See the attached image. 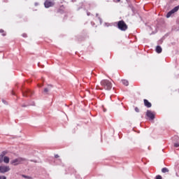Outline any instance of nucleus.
I'll return each instance as SVG.
<instances>
[{"label":"nucleus","mask_w":179,"mask_h":179,"mask_svg":"<svg viewBox=\"0 0 179 179\" xmlns=\"http://www.w3.org/2000/svg\"><path fill=\"white\" fill-rule=\"evenodd\" d=\"M101 86H102L103 89H105V90H111L113 88V83L108 80H102L101 81Z\"/></svg>","instance_id":"f257e3e1"},{"label":"nucleus","mask_w":179,"mask_h":179,"mask_svg":"<svg viewBox=\"0 0 179 179\" xmlns=\"http://www.w3.org/2000/svg\"><path fill=\"white\" fill-rule=\"evenodd\" d=\"M117 27L122 31H125L128 29V25L124 20H120L117 22Z\"/></svg>","instance_id":"f03ea898"},{"label":"nucleus","mask_w":179,"mask_h":179,"mask_svg":"<svg viewBox=\"0 0 179 179\" xmlns=\"http://www.w3.org/2000/svg\"><path fill=\"white\" fill-rule=\"evenodd\" d=\"M25 161L26 159L24 158L18 157L15 159H13L10 162V164H12L13 166H19V164H22V163H23V162Z\"/></svg>","instance_id":"7ed1b4c3"},{"label":"nucleus","mask_w":179,"mask_h":179,"mask_svg":"<svg viewBox=\"0 0 179 179\" xmlns=\"http://www.w3.org/2000/svg\"><path fill=\"white\" fill-rule=\"evenodd\" d=\"M178 9H179V6H176L174 8H173L171 11H169L167 14H166V17H171V15H173V13H176V12H178Z\"/></svg>","instance_id":"20e7f679"},{"label":"nucleus","mask_w":179,"mask_h":179,"mask_svg":"<svg viewBox=\"0 0 179 179\" xmlns=\"http://www.w3.org/2000/svg\"><path fill=\"white\" fill-rule=\"evenodd\" d=\"M10 170V168L9 166H0V173L2 174H4V173H8Z\"/></svg>","instance_id":"39448f33"},{"label":"nucleus","mask_w":179,"mask_h":179,"mask_svg":"<svg viewBox=\"0 0 179 179\" xmlns=\"http://www.w3.org/2000/svg\"><path fill=\"white\" fill-rule=\"evenodd\" d=\"M146 116L150 118V120H155V114H153L151 110H148L146 112Z\"/></svg>","instance_id":"423d86ee"},{"label":"nucleus","mask_w":179,"mask_h":179,"mask_svg":"<svg viewBox=\"0 0 179 179\" xmlns=\"http://www.w3.org/2000/svg\"><path fill=\"white\" fill-rule=\"evenodd\" d=\"M24 97H29L33 94V92L30 90H27L25 92L22 93Z\"/></svg>","instance_id":"0eeeda50"},{"label":"nucleus","mask_w":179,"mask_h":179,"mask_svg":"<svg viewBox=\"0 0 179 179\" xmlns=\"http://www.w3.org/2000/svg\"><path fill=\"white\" fill-rule=\"evenodd\" d=\"M45 8H51V6H54V2L50 1H45L44 3Z\"/></svg>","instance_id":"6e6552de"},{"label":"nucleus","mask_w":179,"mask_h":179,"mask_svg":"<svg viewBox=\"0 0 179 179\" xmlns=\"http://www.w3.org/2000/svg\"><path fill=\"white\" fill-rule=\"evenodd\" d=\"M8 155V151H3L0 154V163H2L3 162V157Z\"/></svg>","instance_id":"1a4fd4ad"},{"label":"nucleus","mask_w":179,"mask_h":179,"mask_svg":"<svg viewBox=\"0 0 179 179\" xmlns=\"http://www.w3.org/2000/svg\"><path fill=\"white\" fill-rule=\"evenodd\" d=\"M143 101H144V106L147 107V108H150V107H152V103L149 102L148 99H144Z\"/></svg>","instance_id":"9d476101"},{"label":"nucleus","mask_w":179,"mask_h":179,"mask_svg":"<svg viewBox=\"0 0 179 179\" xmlns=\"http://www.w3.org/2000/svg\"><path fill=\"white\" fill-rule=\"evenodd\" d=\"M162 51H163V49H162V47H160L159 45L157 46L156 52H157V54H160Z\"/></svg>","instance_id":"9b49d317"},{"label":"nucleus","mask_w":179,"mask_h":179,"mask_svg":"<svg viewBox=\"0 0 179 179\" xmlns=\"http://www.w3.org/2000/svg\"><path fill=\"white\" fill-rule=\"evenodd\" d=\"M9 160H10L9 157H6V156L4 155V157L3 159V162H4V163L8 164V163H9Z\"/></svg>","instance_id":"f8f14e48"},{"label":"nucleus","mask_w":179,"mask_h":179,"mask_svg":"<svg viewBox=\"0 0 179 179\" xmlns=\"http://www.w3.org/2000/svg\"><path fill=\"white\" fill-rule=\"evenodd\" d=\"M122 85H124V86H128V85H129V83L127 80H122Z\"/></svg>","instance_id":"ddd939ff"},{"label":"nucleus","mask_w":179,"mask_h":179,"mask_svg":"<svg viewBox=\"0 0 179 179\" xmlns=\"http://www.w3.org/2000/svg\"><path fill=\"white\" fill-rule=\"evenodd\" d=\"M169 171H170L169 170L168 168H166V167H164L162 169V173H169Z\"/></svg>","instance_id":"4468645a"},{"label":"nucleus","mask_w":179,"mask_h":179,"mask_svg":"<svg viewBox=\"0 0 179 179\" xmlns=\"http://www.w3.org/2000/svg\"><path fill=\"white\" fill-rule=\"evenodd\" d=\"M0 33H2V36H6V34H5V31H3V29H0Z\"/></svg>","instance_id":"2eb2a0df"},{"label":"nucleus","mask_w":179,"mask_h":179,"mask_svg":"<svg viewBox=\"0 0 179 179\" xmlns=\"http://www.w3.org/2000/svg\"><path fill=\"white\" fill-rule=\"evenodd\" d=\"M174 147H175V148H179V143H176L174 144Z\"/></svg>","instance_id":"dca6fc26"},{"label":"nucleus","mask_w":179,"mask_h":179,"mask_svg":"<svg viewBox=\"0 0 179 179\" xmlns=\"http://www.w3.org/2000/svg\"><path fill=\"white\" fill-rule=\"evenodd\" d=\"M156 179H162V176L160 175L157 176Z\"/></svg>","instance_id":"f3484780"},{"label":"nucleus","mask_w":179,"mask_h":179,"mask_svg":"<svg viewBox=\"0 0 179 179\" xmlns=\"http://www.w3.org/2000/svg\"><path fill=\"white\" fill-rule=\"evenodd\" d=\"M22 177H23L24 178H29V179L31 178V177H29V176H24V175H22Z\"/></svg>","instance_id":"a211bd4d"},{"label":"nucleus","mask_w":179,"mask_h":179,"mask_svg":"<svg viewBox=\"0 0 179 179\" xmlns=\"http://www.w3.org/2000/svg\"><path fill=\"white\" fill-rule=\"evenodd\" d=\"M44 92L45 93H48V88H45L44 89Z\"/></svg>","instance_id":"6ab92c4d"},{"label":"nucleus","mask_w":179,"mask_h":179,"mask_svg":"<svg viewBox=\"0 0 179 179\" xmlns=\"http://www.w3.org/2000/svg\"><path fill=\"white\" fill-rule=\"evenodd\" d=\"M135 111L136 113H139V109L138 108V107L135 108Z\"/></svg>","instance_id":"aec40b11"},{"label":"nucleus","mask_w":179,"mask_h":179,"mask_svg":"<svg viewBox=\"0 0 179 179\" xmlns=\"http://www.w3.org/2000/svg\"><path fill=\"white\" fill-rule=\"evenodd\" d=\"M96 89H97V90L99 89V90H103V88H100V87H99V86H96Z\"/></svg>","instance_id":"412c9836"},{"label":"nucleus","mask_w":179,"mask_h":179,"mask_svg":"<svg viewBox=\"0 0 179 179\" xmlns=\"http://www.w3.org/2000/svg\"><path fill=\"white\" fill-rule=\"evenodd\" d=\"M0 179H6V176H0Z\"/></svg>","instance_id":"4be33fe9"},{"label":"nucleus","mask_w":179,"mask_h":179,"mask_svg":"<svg viewBox=\"0 0 179 179\" xmlns=\"http://www.w3.org/2000/svg\"><path fill=\"white\" fill-rule=\"evenodd\" d=\"M55 159H58V157H59V155H55Z\"/></svg>","instance_id":"5701e85b"},{"label":"nucleus","mask_w":179,"mask_h":179,"mask_svg":"<svg viewBox=\"0 0 179 179\" xmlns=\"http://www.w3.org/2000/svg\"><path fill=\"white\" fill-rule=\"evenodd\" d=\"M22 37H27V34H22Z\"/></svg>","instance_id":"b1692460"},{"label":"nucleus","mask_w":179,"mask_h":179,"mask_svg":"<svg viewBox=\"0 0 179 179\" xmlns=\"http://www.w3.org/2000/svg\"><path fill=\"white\" fill-rule=\"evenodd\" d=\"M3 103H5V101H4V100H3Z\"/></svg>","instance_id":"393cba45"},{"label":"nucleus","mask_w":179,"mask_h":179,"mask_svg":"<svg viewBox=\"0 0 179 179\" xmlns=\"http://www.w3.org/2000/svg\"><path fill=\"white\" fill-rule=\"evenodd\" d=\"M118 1H121V0H118Z\"/></svg>","instance_id":"a878e982"}]
</instances>
